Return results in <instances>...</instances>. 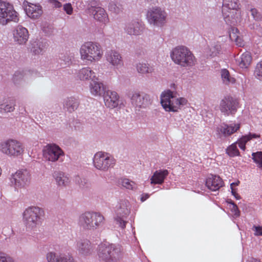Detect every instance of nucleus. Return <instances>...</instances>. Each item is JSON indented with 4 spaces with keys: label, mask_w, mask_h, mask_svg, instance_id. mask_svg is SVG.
<instances>
[{
    "label": "nucleus",
    "mask_w": 262,
    "mask_h": 262,
    "mask_svg": "<svg viewBox=\"0 0 262 262\" xmlns=\"http://www.w3.org/2000/svg\"><path fill=\"white\" fill-rule=\"evenodd\" d=\"M241 127V123L231 122L230 123H223L216 127V131L221 137H228L237 132Z\"/></svg>",
    "instance_id": "6ab92c4d"
},
{
    "label": "nucleus",
    "mask_w": 262,
    "mask_h": 262,
    "mask_svg": "<svg viewBox=\"0 0 262 262\" xmlns=\"http://www.w3.org/2000/svg\"><path fill=\"white\" fill-rule=\"evenodd\" d=\"M250 140L248 135H246L243 136L236 142L239 147L243 150H245L246 149V144Z\"/></svg>",
    "instance_id": "49530a36"
},
{
    "label": "nucleus",
    "mask_w": 262,
    "mask_h": 262,
    "mask_svg": "<svg viewBox=\"0 0 262 262\" xmlns=\"http://www.w3.org/2000/svg\"><path fill=\"white\" fill-rule=\"evenodd\" d=\"M90 90L91 94L94 96H101L106 92L103 84L95 79L90 83Z\"/></svg>",
    "instance_id": "2f4dec72"
},
{
    "label": "nucleus",
    "mask_w": 262,
    "mask_h": 262,
    "mask_svg": "<svg viewBox=\"0 0 262 262\" xmlns=\"http://www.w3.org/2000/svg\"><path fill=\"white\" fill-rule=\"evenodd\" d=\"M220 110L225 116L234 115L239 107V102L237 99L231 96H226L220 103Z\"/></svg>",
    "instance_id": "4468645a"
},
{
    "label": "nucleus",
    "mask_w": 262,
    "mask_h": 262,
    "mask_svg": "<svg viewBox=\"0 0 262 262\" xmlns=\"http://www.w3.org/2000/svg\"><path fill=\"white\" fill-rule=\"evenodd\" d=\"M239 184V181H237V182H233V183H232L231 184H230V188H233V186H237Z\"/></svg>",
    "instance_id": "6e6d98bb"
},
{
    "label": "nucleus",
    "mask_w": 262,
    "mask_h": 262,
    "mask_svg": "<svg viewBox=\"0 0 262 262\" xmlns=\"http://www.w3.org/2000/svg\"><path fill=\"white\" fill-rule=\"evenodd\" d=\"M168 173V170L166 169L156 170L150 178V184L152 185L162 184Z\"/></svg>",
    "instance_id": "7c9ffc66"
},
{
    "label": "nucleus",
    "mask_w": 262,
    "mask_h": 262,
    "mask_svg": "<svg viewBox=\"0 0 262 262\" xmlns=\"http://www.w3.org/2000/svg\"><path fill=\"white\" fill-rule=\"evenodd\" d=\"M77 77L81 81H93L97 79L95 72L89 67L80 69L77 73Z\"/></svg>",
    "instance_id": "c85d7f7f"
},
{
    "label": "nucleus",
    "mask_w": 262,
    "mask_h": 262,
    "mask_svg": "<svg viewBox=\"0 0 262 262\" xmlns=\"http://www.w3.org/2000/svg\"><path fill=\"white\" fill-rule=\"evenodd\" d=\"M105 105L111 108L118 106L119 97L118 94L111 90L106 91L103 95Z\"/></svg>",
    "instance_id": "5701e85b"
},
{
    "label": "nucleus",
    "mask_w": 262,
    "mask_h": 262,
    "mask_svg": "<svg viewBox=\"0 0 262 262\" xmlns=\"http://www.w3.org/2000/svg\"><path fill=\"white\" fill-rule=\"evenodd\" d=\"M31 179V174L29 171L26 169H22L12 173L9 180L11 186L13 187L15 190H18L28 186Z\"/></svg>",
    "instance_id": "9b49d317"
},
{
    "label": "nucleus",
    "mask_w": 262,
    "mask_h": 262,
    "mask_svg": "<svg viewBox=\"0 0 262 262\" xmlns=\"http://www.w3.org/2000/svg\"><path fill=\"white\" fill-rule=\"evenodd\" d=\"M136 68L138 73L142 75L151 74L155 71L154 66L150 65L144 62H140L137 63Z\"/></svg>",
    "instance_id": "72a5a7b5"
},
{
    "label": "nucleus",
    "mask_w": 262,
    "mask_h": 262,
    "mask_svg": "<svg viewBox=\"0 0 262 262\" xmlns=\"http://www.w3.org/2000/svg\"><path fill=\"white\" fill-rule=\"evenodd\" d=\"M124 30L125 32L129 35H139L144 30V25L139 20H132L126 24Z\"/></svg>",
    "instance_id": "412c9836"
},
{
    "label": "nucleus",
    "mask_w": 262,
    "mask_h": 262,
    "mask_svg": "<svg viewBox=\"0 0 262 262\" xmlns=\"http://www.w3.org/2000/svg\"><path fill=\"white\" fill-rule=\"evenodd\" d=\"M123 249L119 244L102 243L98 246L97 255L103 262H117L123 256Z\"/></svg>",
    "instance_id": "f03ea898"
},
{
    "label": "nucleus",
    "mask_w": 262,
    "mask_h": 262,
    "mask_svg": "<svg viewBox=\"0 0 262 262\" xmlns=\"http://www.w3.org/2000/svg\"><path fill=\"white\" fill-rule=\"evenodd\" d=\"M53 177L58 187H66L70 183L71 181L69 174L63 171H55L53 173Z\"/></svg>",
    "instance_id": "393cba45"
},
{
    "label": "nucleus",
    "mask_w": 262,
    "mask_h": 262,
    "mask_svg": "<svg viewBox=\"0 0 262 262\" xmlns=\"http://www.w3.org/2000/svg\"><path fill=\"white\" fill-rule=\"evenodd\" d=\"M80 58L88 63L99 61L103 56V50L99 43L88 41L80 48Z\"/></svg>",
    "instance_id": "20e7f679"
},
{
    "label": "nucleus",
    "mask_w": 262,
    "mask_h": 262,
    "mask_svg": "<svg viewBox=\"0 0 262 262\" xmlns=\"http://www.w3.org/2000/svg\"><path fill=\"white\" fill-rule=\"evenodd\" d=\"M237 142H235L227 148L226 152L229 156L233 157L239 155V152L237 147Z\"/></svg>",
    "instance_id": "37998d69"
},
{
    "label": "nucleus",
    "mask_w": 262,
    "mask_h": 262,
    "mask_svg": "<svg viewBox=\"0 0 262 262\" xmlns=\"http://www.w3.org/2000/svg\"><path fill=\"white\" fill-rule=\"evenodd\" d=\"M221 53V45L219 41L212 42L205 51V53L206 56L212 57L217 56Z\"/></svg>",
    "instance_id": "473e14b6"
},
{
    "label": "nucleus",
    "mask_w": 262,
    "mask_h": 262,
    "mask_svg": "<svg viewBox=\"0 0 262 262\" xmlns=\"http://www.w3.org/2000/svg\"><path fill=\"white\" fill-rule=\"evenodd\" d=\"M130 211V204L126 200H120L117 206L116 210L117 216L115 221L122 229L125 227L126 222L124 220V217L129 214Z\"/></svg>",
    "instance_id": "dca6fc26"
},
{
    "label": "nucleus",
    "mask_w": 262,
    "mask_h": 262,
    "mask_svg": "<svg viewBox=\"0 0 262 262\" xmlns=\"http://www.w3.org/2000/svg\"><path fill=\"white\" fill-rule=\"evenodd\" d=\"M252 158L257 166L262 170V151H257L252 154Z\"/></svg>",
    "instance_id": "79ce46f5"
},
{
    "label": "nucleus",
    "mask_w": 262,
    "mask_h": 262,
    "mask_svg": "<svg viewBox=\"0 0 262 262\" xmlns=\"http://www.w3.org/2000/svg\"><path fill=\"white\" fill-rule=\"evenodd\" d=\"M248 135L249 136V137L250 140L253 139L258 138L260 137V135L254 134V133H250Z\"/></svg>",
    "instance_id": "864d4df0"
},
{
    "label": "nucleus",
    "mask_w": 262,
    "mask_h": 262,
    "mask_svg": "<svg viewBox=\"0 0 262 262\" xmlns=\"http://www.w3.org/2000/svg\"><path fill=\"white\" fill-rule=\"evenodd\" d=\"M105 57L106 61L116 69L123 66L124 62L122 55L116 49H111L106 52Z\"/></svg>",
    "instance_id": "a211bd4d"
},
{
    "label": "nucleus",
    "mask_w": 262,
    "mask_h": 262,
    "mask_svg": "<svg viewBox=\"0 0 262 262\" xmlns=\"http://www.w3.org/2000/svg\"><path fill=\"white\" fill-rule=\"evenodd\" d=\"M51 6L54 9H59L62 6V3L58 0H48Z\"/></svg>",
    "instance_id": "3c124183"
},
{
    "label": "nucleus",
    "mask_w": 262,
    "mask_h": 262,
    "mask_svg": "<svg viewBox=\"0 0 262 262\" xmlns=\"http://www.w3.org/2000/svg\"><path fill=\"white\" fill-rule=\"evenodd\" d=\"M43 158L45 161L51 162H62L64 157L63 150L55 144H48L42 149Z\"/></svg>",
    "instance_id": "f8f14e48"
},
{
    "label": "nucleus",
    "mask_w": 262,
    "mask_h": 262,
    "mask_svg": "<svg viewBox=\"0 0 262 262\" xmlns=\"http://www.w3.org/2000/svg\"><path fill=\"white\" fill-rule=\"evenodd\" d=\"M48 262H74V258L70 254L57 255L54 252H49L47 254Z\"/></svg>",
    "instance_id": "a878e982"
},
{
    "label": "nucleus",
    "mask_w": 262,
    "mask_h": 262,
    "mask_svg": "<svg viewBox=\"0 0 262 262\" xmlns=\"http://www.w3.org/2000/svg\"><path fill=\"white\" fill-rule=\"evenodd\" d=\"M149 197V195L147 193L143 194L141 197V202H144Z\"/></svg>",
    "instance_id": "5fc2aeb1"
},
{
    "label": "nucleus",
    "mask_w": 262,
    "mask_h": 262,
    "mask_svg": "<svg viewBox=\"0 0 262 262\" xmlns=\"http://www.w3.org/2000/svg\"><path fill=\"white\" fill-rule=\"evenodd\" d=\"M239 0H223L222 13L226 24L234 26L241 22L242 15Z\"/></svg>",
    "instance_id": "7ed1b4c3"
},
{
    "label": "nucleus",
    "mask_w": 262,
    "mask_h": 262,
    "mask_svg": "<svg viewBox=\"0 0 262 262\" xmlns=\"http://www.w3.org/2000/svg\"><path fill=\"white\" fill-rule=\"evenodd\" d=\"M229 208L232 213L233 218H237L240 216V211L237 205L233 202H228Z\"/></svg>",
    "instance_id": "c03bdc74"
},
{
    "label": "nucleus",
    "mask_w": 262,
    "mask_h": 262,
    "mask_svg": "<svg viewBox=\"0 0 262 262\" xmlns=\"http://www.w3.org/2000/svg\"><path fill=\"white\" fill-rule=\"evenodd\" d=\"M29 75L30 73H25L24 71H17L13 75V81L15 84H20L28 79Z\"/></svg>",
    "instance_id": "4c0bfd02"
},
{
    "label": "nucleus",
    "mask_w": 262,
    "mask_h": 262,
    "mask_svg": "<svg viewBox=\"0 0 262 262\" xmlns=\"http://www.w3.org/2000/svg\"><path fill=\"white\" fill-rule=\"evenodd\" d=\"M25 11L27 15L32 19L38 18L43 12L40 5L31 3L26 7Z\"/></svg>",
    "instance_id": "bb28decb"
},
{
    "label": "nucleus",
    "mask_w": 262,
    "mask_h": 262,
    "mask_svg": "<svg viewBox=\"0 0 262 262\" xmlns=\"http://www.w3.org/2000/svg\"><path fill=\"white\" fill-rule=\"evenodd\" d=\"M223 185L222 179L217 176L212 175L208 177L206 181V186L211 191H216Z\"/></svg>",
    "instance_id": "cd10ccee"
},
{
    "label": "nucleus",
    "mask_w": 262,
    "mask_h": 262,
    "mask_svg": "<svg viewBox=\"0 0 262 262\" xmlns=\"http://www.w3.org/2000/svg\"><path fill=\"white\" fill-rule=\"evenodd\" d=\"M254 75L257 80L262 81V60L256 64Z\"/></svg>",
    "instance_id": "a18cd8bd"
},
{
    "label": "nucleus",
    "mask_w": 262,
    "mask_h": 262,
    "mask_svg": "<svg viewBox=\"0 0 262 262\" xmlns=\"http://www.w3.org/2000/svg\"><path fill=\"white\" fill-rule=\"evenodd\" d=\"M170 56L176 64L183 67H192L195 63V58L192 53L184 46H178L172 49Z\"/></svg>",
    "instance_id": "39448f33"
},
{
    "label": "nucleus",
    "mask_w": 262,
    "mask_h": 262,
    "mask_svg": "<svg viewBox=\"0 0 262 262\" xmlns=\"http://www.w3.org/2000/svg\"><path fill=\"white\" fill-rule=\"evenodd\" d=\"M104 222V216L99 212H85L79 218V224L83 229L94 230Z\"/></svg>",
    "instance_id": "0eeeda50"
},
{
    "label": "nucleus",
    "mask_w": 262,
    "mask_h": 262,
    "mask_svg": "<svg viewBox=\"0 0 262 262\" xmlns=\"http://www.w3.org/2000/svg\"><path fill=\"white\" fill-rule=\"evenodd\" d=\"M160 101L163 108L168 112H178L187 103L186 98L180 97L177 92L170 90L162 92Z\"/></svg>",
    "instance_id": "f257e3e1"
},
{
    "label": "nucleus",
    "mask_w": 262,
    "mask_h": 262,
    "mask_svg": "<svg viewBox=\"0 0 262 262\" xmlns=\"http://www.w3.org/2000/svg\"><path fill=\"white\" fill-rule=\"evenodd\" d=\"M15 104L13 101L5 103L4 100H0V112L2 113L12 112L14 110Z\"/></svg>",
    "instance_id": "58836bf2"
},
{
    "label": "nucleus",
    "mask_w": 262,
    "mask_h": 262,
    "mask_svg": "<svg viewBox=\"0 0 262 262\" xmlns=\"http://www.w3.org/2000/svg\"><path fill=\"white\" fill-rule=\"evenodd\" d=\"M254 232V234L255 236H262V227L260 226L254 225L252 228Z\"/></svg>",
    "instance_id": "603ef678"
},
{
    "label": "nucleus",
    "mask_w": 262,
    "mask_h": 262,
    "mask_svg": "<svg viewBox=\"0 0 262 262\" xmlns=\"http://www.w3.org/2000/svg\"><path fill=\"white\" fill-rule=\"evenodd\" d=\"M231 193L233 195H234L236 193H237L236 189H234V188H231Z\"/></svg>",
    "instance_id": "052dcab7"
},
{
    "label": "nucleus",
    "mask_w": 262,
    "mask_h": 262,
    "mask_svg": "<svg viewBox=\"0 0 262 262\" xmlns=\"http://www.w3.org/2000/svg\"><path fill=\"white\" fill-rule=\"evenodd\" d=\"M45 214L44 210L38 206L27 208L23 214V221L28 230H34L40 224Z\"/></svg>",
    "instance_id": "423d86ee"
},
{
    "label": "nucleus",
    "mask_w": 262,
    "mask_h": 262,
    "mask_svg": "<svg viewBox=\"0 0 262 262\" xmlns=\"http://www.w3.org/2000/svg\"><path fill=\"white\" fill-rule=\"evenodd\" d=\"M252 59L251 53L247 51L235 57V63L239 68L246 69L251 64Z\"/></svg>",
    "instance_id": "b1692460"
},
{
    "label": "nucleus",
    "mask_w": 262,
    "mask_h": 262,
    "mask_svg": "<svg viewBox=\"0 0 262 262\" xmlns=\"http://www.w3.org/2000/svg\"><path fill=\"white\" fill-rule=\"evenodd\" d=\"M119 183L122 187L129 190H134L138 187L137 184L135 182L127 178L121 179Z\"/></svg>",
    "instance_id": "ea45409f"
},
{
    "label": "nucleus",
    "mask_w": 262,
    "mask_h": 262,
    "mask_svg": "<svg viewBox=\"0 0 262 262\" xmlns=\"http://www.w3.org/2000/svg\"><path fill=\"white\" fill-rule=\"evenodd\" d=\"M253 19L256 21H259L261 19V15L260 12L255 8H251L249 10Z\"/></svg>",
    "instance_id": "de8ad7c7"
},
{
    "label": "nucleus",
    "mask_w": 262,
    "mask_h": 262,
    "mask_svg": "<svg viewBox=\"0 0 262 262\" xmlns=\"http://www.w3.org/2000/svg\"><path fill=\"white\" fill-rule=\"evenodd\" d=\"M24 151L23 144L16 140L8 139L0 142V152L9 157H18Z\"/></svg>",
    "instance_id": "6e6552de"
},
{
    "label": "nucleus",
    "mask_w": 262,
    "mask_h": 262,
    "mask_svg": "<svg viewBox=\"0 0 262 262\" xmlns=\"http://www.w3.org/2000/svg\"><path fill=\"white\" fill-rule=\"evenodd\" d=\"M233 196L236 200L241 199V196L237 193H236Z\"/></svg>",
    "instance_id": "bf43d9fd"
},
{
    "label": "nucleus",
    "mask_w": 262,
    "mask_h": 262,
    "mask_svg": "<svg viewBox=\"0 0 262 262\" xmlns=\"http://www.w3.org/2000/svg\"><path fill=\"white\" fill-rule=\"evenodd\" d=\"M18 13L10 3L0 0V24L5 26L11 21L18 23Z\"/></svg>",
    "instance_id": "9d476101"
},
{
    "label": "nucleus",
    "mask_w": 262,
    "mask_h": 262,
    "mask_svg": "<svg viewBox=\"0 0 262 262\" xmlns=\"http://www.w3.org/2000/svg\"><path fill=\"white\" fill-rule=\"evenodd\" d=\"M88 12L93 15L95 20L102 24L106 25L109 21L105 10L101 7L91 5L88 8Z\"/></svg>",
    "instance_id": "aec40b11"
},
{
    "label": "nucleus",
    "mask_w": 262,
    "mask_h": 262,
    "mask_svg": "<svg viewBox=\"0 0 262 262\" xmlns=\"http://www.w3.org/2000/svg\"><path fill=\"white\" fill-rule=\"evenodd\" d=\"M79 105L78 99L74 97H68L64 99L63 102V110L69 113H72L76 111Z\"/></svg>",
    "instance_id": "c756f323"
},
{
    "label": "nucleus",
    "mask_w": 262,
    "mask_h": 262,
    "mask_svg": "<svg viewBox=\"0 0 262 262\" xmlns=\"http://www.w3.org/2000/svg\"><path fill=\"white\" fill-rule=\"evenodd\" d=\"M0 262H14V260L6 253L0 252Z\"/></svg>",
    "instance_id": "09e8293b"
},
{
    "label": "nucleus",
    "mask_w": 262,
    "mask_h": 262,
    "mask_svg": "<svg viewBox=\"0 0 262 262\" xmlns=\"http://www.w3.org/2000/svg\"><path fill=\"white\" fill-rule=\"evenodd\" d=\"M146 16L150 25L161 27L166 23L167 14L164 9L154 6L148 9Z\"/></svg>",
    "instance_id": "1a4fd4ad"
},
{
    "label": "nucleus",
    "mask_w": 262,
    "mask_h": 262,
    "mask_svg": "<svg viewBox=\"0 0 262 262\" xmlns=\"http://www.w3.org/2000/svg\"><path fill=\"white\" fill-rule=\"evenodd\" d=\"M115 164L114 158L109 154L102 151L96 153L93 158L94 167L100 170L106 171Z\"/></svg>",
    "instance_id": "ddd939ff"
},
{
    "label": "nucleus",
    "mask_w": 262,
    "mask_h": 262,
    "mask_svg": "<svg viewBox=\"0 0 262 262\" xmlns=\"http://www.w3.org/2000/svg\"><path fill=\"white\" fill-rule=\"evenodd\" d=\"M63 9L68 15H72L73 13V8L70 3L64 4L63 5Z\"/></svg>",
    "instance_id": "8fccbe9b"
},
{
    "label": "nucleus",
    "mask_w": 262,
    "mask_h": 262,
    "mask_svg": "<svg viewBox=\"0 0 262 262\" xmlns=\"http://www.w3.org/2000/svg\"><path fill=\"white\" fill-rule=\"evenodd\" d=\"M31 45V50L34 54L42 53L46 47V42L40 40L34 41Z\"/></svg>",
    "instance_id": "c9c22d12"
},
{
    "label": "nucleus",
    "mask_w": 262,
    "mask_h": 262,
    "mask_svg": "<svg viewBox=\"0 0 262 262\" xmlns=\"http://www.w3.org/2000/svg\"><path fill=\"white\" fill-rule=\"evenodd\" d=\"M13 37L15 42L19 45L25 44L29 38V33L28 30L18 25L13 31Z\"/></svg>",
    "instance_id": "4be33fe9"
},
{
    "label": "nucleus",
    "mask_w": 262,
    "mask_h": 262,
    "mask_svg": "<svg viewBox=\"0 0 262 262\" xmlns=\"http://www.w3.org/2000/svg\"><path fill=\"white\" fill-rule=\"evenodd\" d=\"M74 58V56L73 53H66L60 57V60L62 61L61 64L64 67L69 66L72 64Z\"/></svg>",
    "instance_id": "a19ab883"
},
{
    "label": "nucleus",
    "mask_w": 262,
    "mask_h": 262,
    "mask_svg": "<svg viewBox=\"0 0 262 262\" xmlns=\"http://www.w3.org/2000/svg\"><path fill=\"white\" fill-rule=\"evenodd\" d=\"M233 196L236 200L241 199V196L237 193H236Z\"/></svg>",
    "instance_id": "13d9d810"
},
{
    "label": "nucleus",
    "mask_w": 262,
    "mask_h": 262,
    "mask_svg": "<svg viewBox=\"0 0 262 262\" xmlns=\"http://www.w3.org/2000/svg\"><path fill=\"white\" fill-rule=\"evenodd\" d=\"M247 262H260V261L255 258H251L249 259Z\"/></svg>",
    "instance_id": "4d7b16f0"
},
{
    "label": "nucleus",
    "mask_w": 262,
    "mask_h": 262,
    "mask_svg": "<svg viewBox=\"0 0 262 262\" xmlns=\"http://www.w3.org/2000/svg\"><path fill=\"white\" fill-rule=\"evenodd\" d=\"M75 248L78 255L82 257H86L92 254L94 251V246L91 242L85 238L76 241Z\"/></svg>",
    "instance_id": "f3484780"
},
{
    "label": "nucleus",
    "mask_w": 262,
    "mask_h": 262,
    "mask_svg": "<svg viewBox=\"0 0 262 262\" xmlns=\"http://www.w3.org/2000/svg\"><path fill=\"white\" fill-rule=\"evenodd\" d=\"M239 34V32L237 28H231L229 33V37L231 40L234 41L238 47H244V41Z\"/></svg>",
    "instance_id": "f704fd0d"
},
{
    "label": "nucleus",
    "mask_w": 262,
    "mask_h": 262,
    "mask_svg": "<svg viewBox=\"0 0 262 262\" xmlns=\"http://www.w3.org/2000/svg\"><path fill=\"white\" fill-rule=\"evenodd\" d=\"M221 75L222 82L225 85H229L235 82V79L230 75L227 69H222L221 71Z\"/></svg>",
    "instance_id": "e433bc0d"
},
{
    "label": "nucleus",
    "mask_w": 262,
    "mask_h": 262,
    "mask_svg": "<svg viewBox=\"0 0 262 262\" xmlns=\"http://www.w3.org/2000/svg\"><path fill=\"white\" fill-rule=\"evenodd\" d=\"M132 104L138 108H145L151 104L149 95L138 91L132 92L129 95Z\"/></svg>",
    "instance_id": "2eb2a0df"
}]
</instances>
